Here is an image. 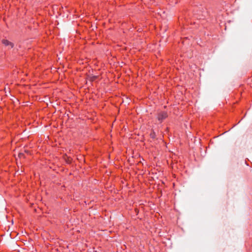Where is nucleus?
I'll return each instance as SVG.
<instances>
[{
  "label": "nucleus",
  "mask_w": 252,
  "mask_h": 252,
  "mask_svg": "<svg viewBox=\"0 0 252 252\" xmlns=\"http://www.w3.org/2000/svg\"><path fill=\"white\" fill-rule=\"evenodd\" d=\"M168 116L167 113L165 111H161L158 113L157 116L158 120L161 123Z\"/></svg>",
  "instance_id": "1"
},
{
  "label": "nucleus",
  "mask_w": 252,
  "mask_h": 252,
  "mask_svg": "<svg viewBox=\"0 0 252 252\" xmlns=\"http://www.w3.org/2000/svg\"><path fill=\"white\" fill-rule=\"evenodd\" d=\"M2 43L7 47L8 49H12L14 47V44L6 39H2Z\"/></svg>",
  "instance_id": "2"
},
{
  "label": "nucleus",
  "mask_w": 252,
  "mask_h": 252,
  "mask_svg": "<svg viewBox=\"0 0 252 252\" xmlns=\"http://www.w3.org/2000/svg\"><path fill=\"white\" fill-rule=\"evenodd\" d=\"M150 137L152 139H155L156 137V134L154 131H152L151 133H150Z\"/></svg>",
  "instance_id": "3"
}]
</instances>
